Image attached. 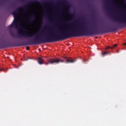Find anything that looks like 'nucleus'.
Here are the masks:
<instances>
[{"mask_svg": "<svg viewBox=\"0 0 126 126\" xmlns=\"http://www.w3.org/2000/svg\"><path fill=\"white\" fill-rule=\"evenodd\" d=\"M14 45L8 43H4L1 45H0V49H5V48H9L10 47H13Z\"/></svg>", "mask_w": 126, "mask_h": 126, "instance_id": "nucleus-4", "label": "nucleus"}, {"mask_svg": "<svg viewBox=\"0 0 126 126\" xmlns=\"http://www.w3.org/2000/svg\"><path fill=\"white\" fill-rule=\"evenodd\" d=\"M58 30H60V31H61V29H58Z\"/></svg>", "mask_w": 126, "mask_h": 126, "instance_id": "nucleus-17", "label": "nucleus"}, {"mask_svg": "<svg viewBox=\"0 0 126 126\" xmlns=\"http://www.w3.org/2000/svg\"><path fill=\"white\" fill-rule=\"evenodd\" d=\"M4 70L3 68L0 69V71H3Z\"/></svg>", "mask_w": 126, "mask_h": 126, "instance_id": "nucleus-15", "label": "nucleus"}, {"mask_svg": "<svg viewBox=\"0 0 126 126\" xmlns=\"http://www.w3.org/2000/svg\"><path fill=\"white\" fill-rule=\"evenodd\" d=\"M70 15L72 17V18H73V17H74L75 16L74 14H70Z\"/></svg>", "mask_w": 126, "mask_h": 126, "instance_id": "nucleus-12", "label": "nucleus"}, {"mask_svg": "<svg viewBox=\"0 0 126 126\" xmlns=\"http://www.w3.org/2000/svg\"><path fill=\"white\" fill-rule=\"evenodd\" d=\"M100 25L97 23L91 24L85 23L75 24L70 23L68 24L67 28L64 31H61L60 33L55 34L57 30L43 29L40 31H37L32 33L24 32L23 33L18 32V35L17 37L22 39V37L25 39L35 37L31 41L28 45H40L46 43H52V42H58L72 38V37H81V36H95L104 34V33H111L114 32V27L107 28L105 30H99Z\"/></svg>", "mask_w": 126, "mask_h": 126, "instance_id": "nucleus-1", "label": "nucleus"}, {"mask_svg": "<svg viewBox=\"0 0 126 126\" xmlns=\"http://www.w3.org/2000/svg\"><path fill=\"white\" fill-rule=\"evenodd\" d=\"M33 17H34V15L32 14L31 15V16L30 17V18L29 19V22H30L31 23L33 22V21H34V20H31V19H32V18H33Z\"/></svg>", "mask_w": 126, "mask_h": 126, "instance_id": "nucleus-7", "label": "nucleus"}, {"mask_svg": "<svg viewBox=\"0 0 126 126\" xmlns=\"http://www.w3.org/2000/svg\"><path fill=\"white\" fill-rule=\"evenodd\" d=\"M64 61L60 59L56 58L55 59H49L48 60V63L46 64H54V63H63Z\"/></svg>", "mask_w": 126, "mask_h": 126, "instance_id": "nucleus-3", "label": "nucleus"}, {"mask_svg": "<svg viewBox=\"0 0 126 126\" xmlns=\"http://www.w3.org/2000/svg\"><path fill=\"white\" fill-rule=\"evenodd\" d=\"M66 63H74L76 61L75 60H72L70 58L64 57Z\"/></svg>", "mask_w": 126, "mask_h": 126, "instance_id": "nucleus-5", "label": "nucleus"}, {"mask_svg": "<svg viewBox=\"0 0 126 126\" xmlns=\"http://www.w3.org/2000/svg\"><path fill=\"white\" fill-rule=\"evenodd\" d=\"M117 52L119 53V51L118 50H117Z\"/></svg>", "mask_w": 126, "mask_h": 126, "instance_id": "nucleus-18", "label": "nucleus"}, {"mask_svg": "<svg viewBox=\"0 0 126 126\" xmlns=\"http://www.w3.org/2000/svg\"><path fill=\"white\" fill-rule=\"evenodd\" d=\"M17 46L21 47L22 46H25V43H21L19 44L16 45Z\"/></svg>", "mask_w": 126, "mask_h": 126, "instance_id": "nucleus-10", "label": "nucleus"}, {"mask_svg": "<svg viewBox=\"0 0 126 126\" xmlns=\"http://www.w3.org/2000/svg\"><path fill=\"white\" fill-rule=\"evenodd\" d=\"M63 3H65V2H64V1H63Z\"/></svg>", "mask_w": 126, "mask_h": 126, "instance_id": "nucleus-19", "label": "nucleus"}, {"mask_svg": "<svg viewBox=\"0 0 126 126\" xmlns=\"http://www.w3.org/2000/svg\"><path fill=\"white\" fill-rule=\"evenodd\" d=\"M107 55H109V52L107 51H105L104 52H102V57H105V56H107Z\"/></svg>", "mask_w": 126, "mask_h": 126, "instance_id": "nucleus-8", "label": "nucleus"}, {"mask_svg": "<svg viewBox=\"0 0 126 126\" xmlns=\"http://www.w3.org/2000/svg\"><path fill=\"white\" fill-rule=\"evenodd\" d=\"M106 49H112V47H111V46H108Z\"/></svg>", "mask_w": 126, "mask_h": 126, "instance_id": "nucleus-14", "label": "nucleus"}, {"mask_svg": "<svg viewBox=\"0 0 126 126\" xmlns=\"http://www.w3.org/2000/svg\"><path fill=\"white\" fill-rule=\"evenodd\" d=\"M40 4L41 5V3L40 1L37 0H33L29 1L27 4H26L24 6V7L22 8L21 7H20L18 8L16 10H15L14 12H12V14L14 16V24H11L9 27H14L15 26L16 28L19 26V21H18V14L20 13L21 10H25L26 9L27 10H28L29 9V6H30V4Z\"/></svg>", "mask_w": 126, "mask_h": 126, "instance_id": "nucleus-2", "label": "nucleus"}, {"mask_svg": "<svg viewBox=\"0 0 126 126\" xmlns=\"http://www.w3.org/2000/svg\"><path fill=\"white\" fill-rule=\"evenodd\" d=\"M10 36L13 37V38H16V36L15 35V34L13 32H10Z\"/></svg>", "mask_w": 126, "mask_h": 126, "instance_id": "nucleus-9", "label": "nucleus"}, {"mask_svg": "<svg viewBox=\"0 0 126 126\" xmlns=\"http://www.w3.org/2000/svg\"><path fill=\"white\" fill-rule=\"evenodd\" d=\"M124 45L126 46V42L124 43Z\"/></svg>", "mask_w": 126, "mask_h": 126, "instance_id": "nucleus-16", "label": "nucleus"}, {"mask_svg": "<svg viewBox=\"0 0 126 126\" xmlns=\"http://www.w3.org/2000/svg\"><path fill=\"white\" fill-rule=\"evenodd\" d=\"M26 50H27L28 51H29V50H30V47H29V46H27L26 47Z\"/></svg>", "mask_w": 126, "mask_h": 126, "instance_id": "nucleus-13", "label": "nucleus"}, {"mask_svg": "<svg viewBox=\"0 0 126 126\" xmlns=\"http://www.w3.org/2000/svg\"><path fill=\"white\" fill-rule=\"evenodd\" d=\"M37 62L39 64H43L44 63V60H43L41 57H40L37 59Z\"/></svg>", "mask_w": 126, "mask_h": 126, "instance_id": "nucleus-6", "label": "nucleus"}, {"mask_svg": "<svg viewBox=\"0 0 126 126\" xmlns=\"http://www.w3.org/2000/svg\"><path fill=\"white\" fill-rule=\"evenodd\" d=\"M118 46V45L117 44H114V45H113L112 46V49H114V48H116V47H117Z\"/></svg>", "mask_w": 126, "mask_h": 126, "instance_id": "nucleus-11", "label": "nucleus"}]
</instances>
